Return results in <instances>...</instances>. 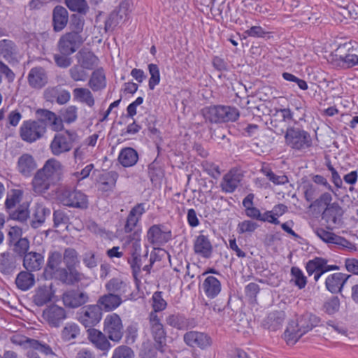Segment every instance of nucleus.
<instances>
[{"label":"nucleus","mask_w":358,"mask_h":358,"mask_svg":"<svg viewBox=\"0 0 358 358\" xmlns=\"http://www.w3.org/2000/svg\"><path fill=\"white\" fill-rule=\"evenodd\" d=\"M63 166L55 159H48L35 173L31 185L33 191L38 194L46 192L51 185L61 180Z\"/></svg>","instance_id":"f257e3e1"},{"label":"nucleus","mask_w":358,"mask_h":358,"mask_svg":"<svg viewBox=\"0 0 358 358\" xmlns=\"http://www.w3.org/2000/svg\"><path fill=\"white\" fill-rule=\"evenodd\" d=\"M202 114L211 123L235 122L240 116L236 108L223 105L205 107L202 110Z\"/></svg>","instance_id":"f03ea898"},{"label":"nucleus","mask_w":358,"mask_h":358,"mask_svg":"<svg viewBox=\"0 0 358 358\" xmlns=\"http://www.w3.org/2000/svg\"><path fill=\"white\" fill-rule=\"evenodd\" d=\"M46 131V123L40 117L24 121L20 127L19 134L23 141L33 143L42 138Z\"/></svg>","instance_id":"7ed1b4c3"},{"label":"nucleus","mask_w":358,"mask_h":358,"mask_svg":"<svg viewBox=\"0 0 358 358\" xmlns=\"http://www.w3.org/2000/svg\"><path fill=\"white\" fill-rule=\"evenodd\" d=\"M285 139L287 146L298 151L308 149L313 144L310 134L299 127H287Z\"/></svg>","instance_id":"20e7f679"},{"label":"nucleus","mask_w":358,"mask_h":358,"mask_svg":"<svg viewBox=\"0 0 358 358\" xmlns=\"http://www.w3.org/2000/svg\"><path fill=\"white\" fill-rule=\"evenodd\" d=\"M333 57L336 65L342 68H352L358 65L357 51L350 42L339 45Z\"/></svg>","instance_id":"39448f33"},{"label":"nucleus","mask_w":358,"mask_h":358,"mask_svg":"<svg viewBox=\"0 0 358 358\" xmlns=\"http://www.w3.org/2000/svg\"><path fill=\"white\" fill-rule=\"evenodd\" d=\"M57 196L59 202L66 206L80 209L88 207L87 196L79 190L62 188L58 190Z\"/></svg>","instance_id":"423d86ee"},{"label":"nucleus","mask_w":358,"mask_h":358,"mask_svg":"<svg viewBox=\"0 0 358 358\" xmlns=\"http://www.w3.org/2000/svg\"><path fill=\"white\" fill-rule=\"evenodd\" d=\"M149 326L151 336L155 341V348L161 352L165 351L166 347V332L164 327L155 312L149 315Z\"/></svg>","instance_id":"0eeeda50"},{"label":"nucleus","mask_w":358,"mask_h":358,"mask_svg":"<svg viewBox=\"0 0 358 358\" xmlns=\"http://www.w3.org/2000/svg\"><path fill=\"white\" fill-rule=\"evenodd\" d=\"M103 332L112 341L119 343L124 335V327L120 317L116 313L106 315L103 321Z\"/></svg>","instance_id":"6e6552de"},{"label":"nucleus","mask_w":358,"mask_h":358,"mask_svg":"<svg viewBox=\"0 0 358 358\" xmlns=\"http://www.w3.org/2000/svg\"><path fill=\"white\" fill-rule=\"evenodd\" d=\"M76 137V132L69 130H66L64 134H56L50 145L52 153L58 156L70 151Z\"/></svg>","instance_id":"1a4fd4ad"},{"label":"nucleus","mask_w":358,"mask_h":358,"mask_svg":"<svg viewBox=\"0 0 358 358\" xmlns=\"http://www.w3.org/2000/svg\"><path fill=\"white\" fill-rule=\"evenodd\" d=\"M101 318V308L98 305L85 306L77 313L78 320L86 328L96 326Z\"/></svg>","instance_id":"9d476101"},{"label":"nucleus","mask_w":358,"mask_h":358,"mask_svg":"<svg viewBox=\"0 0 358 358\" xmlns=\"http://www.w3.org/2000/svg\"><path fill=\"white\" fill-rule=\"evenodd\" d=\"M183 341L191 348L206 350L213 345L212 338L206 333L199 331H189L183 335Z\"/></svg>","instance_id":"9b49d317"},{"label":"nucleus","mask_w":358,"mask_h":358,"mask_svg":"<svg viewBox=\"0 0 358 358\" xmlns=\"http://www.w3.org/2000/svg\"><path fill=\"white\" fill-rule=\"evenodd\" d=\"M108 292L119 296L120 299L127 301L131 295V287L130 282L122 278H113L105 285Z\"/></svg>","instance_id":"f8f14e48"},{"label":"nucleus","mask_w":358,"mask_h":358,"mask_svg":"<svg viewBox=\"0 0 358 358\" xmlns=\"http://www.w3.org/2000/svg\"><path fill=\"white\" fill-rule=\"evenodd\" d=\"M306 269L309 275L314 274V280L317 281L324 273L338 270L336 265H328L327 260L322 257H315L306 263Z\"/></svg>","instance_id":"ddd939ff"},{"label":"nucleus","mask_w":358,"mask_h":358,"mask_svg":"<svg viewBox=\"0 0 358 358\" xmlns=\"http://www.w3.org/2000/svg\"><path fill=\"white\" fill-rule=\"evenodd\" d=\"M306 269L309 275L314 274V280L317 281L324 273L338 270L336 265H328L327 260L322 257H315L306 263Z\"/></svg>","instance_id":"4468645a"},{"label":"nucleus","mask_w":358,"mask_h":358,"mask_svg":"<svg viewBox=\"0 0 358 358\" xmlns=\"http://www.w3.org/2000/svg\"><path fill=\"white\" fill-rule=\"evenodd\" d=\"M82 43V38L79 34L69 32L60 38L58 48L62 54L70 55L78 49Z\"/></svg>","instance_id":"2eb2a0df"},{"label":"nucleus","mask_w":358,"mask_h":358,"mask_svg":"<svg viewBox=\"0 0 358 358\" xmlns=\"http://www.w3.org/2000/svg\"><path fill=\"white\" fill-rule=\"evenodd\" d=\"M66 317L65 309L57 305H52L43 312V320L51 327H59Z\"/></svg>","instance_id":"dca6fc26"},{"label":"nucleus","mask_w":358,"mask_h":358,"mask_svg":"<svg viewBox=\"0 0 358 358\" xmlns=\"http://www.w3.org/2000/svg\"><path fill=\"white\" fill-rule=\"evenodd\" d=\"M78 267L64 268L57 271L56 280L67 285H75L87 279L85 275Z\"/></svg>","instance_id":"f3484780"},{"label":"nucleus","mask_w":358,"mask_h":358,"mask_svg":"<svg viewBox=\"0 0 358 358\" xmlns=\"http://www.w3.org/2000/svg\"><path fill=\"white\" fill-rule=\"evenodd\" d=\"M163 228L164 226L162 224H154L148 229L146 238L149 243L153 245H162L171 240V231H165Z\"/></svg>","instance_id":"a211bd4d"},{"label":"nucleus","mask_w":358,"mask_h":358,"mask_svg":"<svg viewBox=\"0 0 358 358\" xmlns=\"http://www.w3.org/2000/svg\"><path fill=\"white\" fill-rule=\"evenodd\" d=\"M145 203H140L134 206L129 211L124 225V231L127 234H132L136 231L142 215L145 213ZM138 229H136L137 230Z\"/></svg>","instance_id":"6ab92c4d"},{"label":"nucleus","mask_w":358,"mask_h":358,"mask_svg":"<svg viewBox=\"0 0 358 358\" xmlns=\"http://www.w3.org/2000/svg\"><path fill=\"white\" fill-rule=\"evenodd\" d=\"M315 233L322 241L329 245H335L340 248L349 249L352 248L353 246L352 243L345 238L322 228L317 229Z\"/></svg>","instance_id":"aec40b11"},{"label":"nucleus","mask_w":358,"mask_h":358,"mask_svg":"<svg viewBox=\"0 0 358 358\" xmlns=\"http://www.w3.org/2000/svg\"><path fill=\"white\" fill-rule=\"evenodd\" d=\"M62 301L66 307L76 308L86 303L89 296L78 289H71L63 294Z\"/></svg>","instance_id":"412c9836"},{"label":"nucleus","mask_w":358,"mask_h":358,"mask_svg":"<svg viewBox=\"0 0 358 358\" xmlns=\"http://www.w3.org/2000/svg\"><path fill=\"white\" fill-rule=\"evenodd\" d=\"M343 212L342 208L337 202H334L326 207L322 214V218L327 224L328 229H333L334 226L339 224Z\"/></svg>","instance_id":"4be33fe9"},{"label":"nucleus","mask_w":358,"mask_h":358,"mask_svg":"<svg viewBox=\"0 0 358 358\" xmlns=\"http://www.w3.org/2000/svg\"><path fill=\"white\" fill-rule=\"evenodd\" d=\"M13 343L23 346L24 348H31L44 354L46 356H54L55 352L50 345L46 343H41L38 341L27 338L25 336H16L13 339Z\"/></svg>","instance_id":"5701e85b"},{"label":"nucleus","mask_w":358,"mask_h":358,"mask_svg":"<svg viewBox=\"0 0 358 358\" xmlns=\"http://www.w3.org/2000/svg\"><path fill=\"white\" fill-rule=\"evenodd\" d=\"M243 174L240 171L232 169L226 173L220 182L222 191L225 193H232L239 186L243 180Z\"/></svg>","instance_id":"b1692460"},{"label":"nucleus","mask_w":358,"mask_h":358,"mask_svg":"<svg viewBox=\"0 0 358 358\" xmlns=\"http://www.w3.org/2000/svg\"><path fill=\"white\" fill-rule=\"evenodd\" d=\"M194 252L196 255L209 259L213 253V245L207 236L200 234L196 237L193 245Z\"/></svg>","instance_id":"393cba45"},{"label":"nucleus","mask_w":358,"mask_h":358,"mask_svg":"<svg viewBox=\"0 0 358 358\" xmlns=\"http://www.w3.org/2000/svg\"><path fill=\"white\" fill-rule=\"evenodd\" d=\"M48 75L45 70L41 67L32 68L27 76L29 85L34 89H41L48 83Z\"/></svg>","instance_id":"a878e982"},{"label":"nucleus","mask_w":358,"mask_h":358,"mask_svg":"<svg viewBox=\"0 0 358 358\" xmlns=\"http://www.w3.org/2000/svg\"><path fill=\"white\" fill-rule=\"evenodd\" d=\"M36 167V162L30 154H22L17 159V169L24 177H29Z\"/></svg>","instance_id":"bb28decb"},{"label":"nucleus","mask_w":358,"mask_h":358,"mask_svg":"<svg viewBox=\"0 0 358 358\" xmlns=\"http://www.w3.org/2000/svg\"><path fill=\"white\" fill-rule=\"evenodd\" d=\"M44 264V257L36 252H29L23 258V266L27 271H39Z\"/></svg>","instance_id":"cd10ccee"},{"label":"nucleus","mask_w":358,"mask_h":358,"mask_svg":"<svg viewBox=\"0 0 358 358\" xmlns=\"http://www.w3.org/2000/svg\"><path fill=\"white\" fill-rule=\"evenodd\" d=\"M36 115L43 119L44 122L48 121L50 124L52 130L59 131L64 129V120L60 115L57 116L55 113L46 109H38Z\"/></svg>","instance_id":"c85d7f7f"},{"label":"nucleus","mask_w":358,"mask_h":358,"mask_svg":"<svg viewBox=\"0 0 358 358\" xmlns=\"http://www.w3.org/2000/svg\"><path fill=\"white\" fill-rule=\"evenodd\" d=\"M166 322L169 326L178 330H187L194 327L192 321L180 313L169 315L166 317Z\"/></svg>","instance_id":"c756f323"},{"label":"nucleus","mask_w":358,"mask_h":358,"mask_svg":"<svg viewBox=\"0 0 358 358\" xmlns=\"http://www.w3.org/2000/svg\"><path fill=\"white\" fill-rule=\"evenodd\" d=\"M348 277L342 273L329 275L325 281L326 288L331 293L341 292Z\"/></svg>","instance_id":"7c9ffc66"},{"label":"nucleus","mask_w":358,"mask_h":358,"mask_svg":"<svg viewBox=\"0 0 358 358\" xmlns=\"http://www.w3.org/2000/svg\"><path fill=\"white\" fill-rule=\"evenodd\" d=\"M201 288L208 298L214 299L220 293L222 285L217 278L209 275L203 280Z\"/></svg>","instance_id":"2f4dec72"},{"label":"nucleus","mask_w":358,"mask_h":358,"mask_svg":"<svg viewBox=\"0 0 358 358\" xmlns=\"http://www.w3.org/2000/svg\"><path fill=\"white\" fill-rule=\"evenodd\" d=\"M124 301L119 296L108 292L99 297L97 301L98 306L102 310L109 312L116 309L119 307L122 302Z\"/></svg>","instance_id":"473e14b6"},{"label":"nucleus","mask_w":358,"mask_h":358,"mask_svg":"<svg viewBox=\"0 0 358 358\" xmlns=\"http://www.w3.org/2000/svg\"><path fill=\"white\" fill-rule=\"evenodd\" d=\"M81 335V329L80 326L75 322H69L65 324L60 332V338L62 341L67 343H74V341L80 338Z\"/></svg>","instance_id":"72a5a7b5"},{"label":"nucleus","mask_w":358,"mask_h":358,"mask_svg":"<svg viewBox=\"0 0 358 358\" xmlns=\"http://www.w3.org/2000/svg\"><path fill=\"white\" fill-rule=\"evenodd\" d=\"M89 340L99 350L107 351L111 348V344L108 341L107 335L97 329H92L89 330Z\"/></svg>","instance_id":"f704fd0d"},{"label":"nucleus","mask_w":358,"mask_h":358,"mask_svg":"<svg viewBox=\"0 0 358 358\" xmlns=\"http://www.w3.org/2000/svg\"><path fill=\"white\" fill-rule=\"evenodd\" d=\"M76 57L78 64L86 70L93 69L99 62V59L93 52L85 50H80Z\"/></svg>","instance_id":"c9c22d12"},{"label":"nucleus","mask_w":358,"mask_h":358,"mask_svg":"<svg viewBox=\"0 0 358 358\" xmlns=\"http://www.w3.org/2000/svg\"><path fill=\"white\" fill-rule=\"evenodd\" d=\"M296 322L298 323V326L301 327V331L304 335L311 331L315 327H317L320 322V319L312 313H306L302 315Z\"/></svg>","instance_id":"e433bc0d"},{"label":"nucleus","mask_w":358,"mask_h":358,"mask_svg":"<svg viewBox=\"0 0 358 358\" xmlns=\"http://www.w3.org/2000/svg\"><path fill=\"white\" fill-rule=\"evenodd\" d=\"M62 256L59 252H52L48 259L47 266L45 272L47 275L56 279V273L57 271L62 269L60 267L62 264Z\"/></svg>","instance_id":"4c0bfd02"},{"label":"nucleus","mask_w":358,"mask_h":358,"mask_svg":"<svg viewBox=\"0 0 358 358\" xmlns=\"http://www.w3.org/2000/svg\"><path fill=\"white\" fill-rule=\"evenodd\" d=\"M16 268V259L15 256L5 252L0 254V272L5 275L11 274Z\"/></svg>","instance_id":"58836bf2"},{"label":"nucleus","mask_w":358,"mask_h":358,"mask_svg":"<svg viewBox=\"0 0 358 358\" xmlns=\"http://www.w3.org/2000/svg\"><path fill=\"white\" fill-rule=\"evenodd\" d=\"M52 15L54 29L57 31L62 30L68 22V11L65 8L57 6L53 10Z\"/></svg>","instance_id":"ea45409f"},{"label":"nucleus","mask_w":358,"mask_h":358,"mask_svg":"<svg viewBox=\"0 0 358 358\" xmlns=\"http://www.w3.org/2000/svg\"><path fill=\"white\" fill-rule=\"evenodd\" d=\"M74 100L86 104L89 107L94 105L95 101L91 91L85 87H77L73 90Z\"/></svg>","instance_id":"a19ab883"},{"label":"nucleus","mask_w":358,"mask_h":358,"mask_svg":"<svg viewBox=\"0 0 358 358\" xmlns=\"http://www.w3.org/2000/svg\"><path fill=\"white\" fill-rule=\"evenodd\" d=\"M138 159V153L131 148L122 149L118 156L120 163L124 167H130L135 165Z\"/></svg>","instance_id":"79ce46f5"},{"label":"nucleus","mask_w":358,"mask_h":358,"mask_svg":"<svg viewBox=\"0 0 358 358\" xmlns=\"http://www.w3.org/2000/svg\"><path fill=\"white\" fill-rule=\"evenodd\" d=\"M88 85L94 92L101 90L106 87V76L103 69H98L93 71L89 80Z\"/></svg>","instance_id":"37998d69"},{"label":"nucleus","mask_w":358,"mask_h":358,"mask_svg":"<svg viewBox=\"0 0 358 358\" xmlns=\"http://www.w3.org/2000/svg\"><path fill=\"white\" fill-rule=\"evenodd\" d=\"M284 336L288 344L294 345L303 334L301 331V327L298 326L297 322L292 321L289 323Z\"/></svg>","instance_id":"c03bdc74"},{"label":"nucleus","mask_w":358,"mask_h":358,"mask_svg":"<svg viewBox=\"0 0 358 358\" xmlns=\"http://www.w3.org/2000/svg\"><path fill=\"white\" fill-rule=\"evenodd\" d=\"M16 45L9 40H3L0 44V56L8 62L16 60Z\"/></svg>","instance_id":"a18cd8bd"},{"label":"nucleus","mask_w":358,"mask_h":358,"mask_svg":"<svg viewBox=\"0 0 358 358\" xmlns=\"http://www.w3.org/2000/svg\"><path fill=\"white\" fill-rule=\"evenodd\" d=\"M52 292L50 287L42 286L36 290L34 302L38 306H42L51 301Z\"/></svg>","instance_id":"49530a36"},{"label":"nucleus","mask_w":358,"mask_h":358,"mask_svg":"<svg viewBox=\"0 0 358 358\" xmlns=\"http://www.w3.org/2000/svg\"><path fill=\"white\" fill-rule=\"evenodd\" d=\"M34 275L29 271H21L17 275L15 284L21 290L26 291L34 285Z\"/></svg>","instance_id":"de8ad7c7"},{"label":"nucleus","mask_w":358,"mask_h":358,"mask_svg":"<svg viewBox=\"0 0 358 358\" xmlns=\"http://www.w3.org/2000/svg\"><path fill=\"white\" fill-rule=\"evenodd\" d=\"M50 215V210L43 205L37 204L35 207L34 220L31 221V226L37 228L45 220L47 216Z\"/></svg>","instance_id":"09e8293b"},{"label":"nucleus","mask_w":358,"mask_h":358,"mask_svg":"<svg viewBox=\"0 0 358 358\" xmlns=\"http://www.w3.org/2000/svg\"><path fill=\"white\" fill-rule=\"evenodd\" d=\"M141 229H137L127 236L126 243L131 245V255H139L141 252Z\"/></svg>","instance_id":"8fccbe9b"},{"label":"nucleus","mask_w":358,"mask_h":358,"mask_svg":"<svg viewBox=\"0 0 358 358\" xmlns=\"http://www.w3.org/2000/svg\"><path fill=\"white\" fill-rule=\"evenodd\" d=\"M261 172L275 185H285L289 182L288 178L285 175H276L267 166H263Z\"/></svg>","instance_id":"3c124183"},{"label":"nucleus","mask_w":358,"mask_h":358,"mask_svg":"<svg viewBox=\"0 0 358 358\" xmlns=\"http://www.w3.org/2000/svg\"><path fill=\"white\" fill-rule=\"evenodd\" d=\"M63 259L66 265V268L78 267L80 265L78 255L75 249H66L64 252Z\"/></svg>","instance_id":"603ef678"},{"label":"nucleus","mask_w":358,"mask_h":358,"mask_svg":"<svg viewBox=\"0 0 358 358\" xmlns=\"http://www.w3.org/2000/svg\"><path fill=\"white\" fill-rule=\"evenodd\" d=\"M69 73L71 78L75 82H85L88 78V73L86 69L78 64L71 67Z\"/></svg>","instance_id":"864d4df0"},{"label":"nucleus","mask_w":358,"mask_h":358,"mask_svg":"<svg viewBox=\"0 0 358 358\" xmlns=\"http://www.w3.org/2000/svg\"><path fill=\"white\" fill-rule=\"evenodd\" d=\"M65 3L69 10L85 15L89 10L86 0H65Z\"/></svg>","instance_id":"5fc2aeb1"},{"label":"nucleus","mask_w":358,"mask_h":358,"mask_svg":"<svg viewBox=\"0 0 358 358\" xmlns=\"http://www.w3.org/2000/svg\"><path fill=\"white\" fill-rule=\"evenodd\" d=\"M59 114L64 122L71 124L78 118V108L76 106H69L61 109Z\"/></svg>","instance_id":"6e6d98bb"},{"label":"nucleus","mask_w":358,"mask_h":358,"mask_svg":"<svg viewBox=\"0 0 358 358\" xmlns=\"http://www.w3.org/2000/svg\"><path fill=\"white\" fill-rule=\"evenodd\" d=\"M291 275V281L294 282V285L298 287L299 289H303L306 287L307 278L299 268L296 266L292 267Z\"/></svg>","instance_id":"4d7b16f0"},{"label":"nucleus","mask_w":358,"mask_h":358,"mask_svg":"<svg viewBox=\"0 0 358 358\" xmlns=\"http://www.w3.org/2000/svg\"><path fill=\"white\" fill-rule=\"evenodd\" d=\"M148 70L150 75L148 86L152 90L160 82L159 69L157 64H150L148 65Z\"/></svg>","instance_id":"13d9d810"},{"label":"nucleus","mask_w":358,"mask_h":358,"mask_svg":"<svg viewBox=\"0 0 358 358\" xmlns=\"http://www.w3.org/2000/svg\"><path fill=\"white\" fill-rule=\"evenodd\" d=\"M134 350L127 345H122L117 347L112 355V358H134Z\"/></svg>","instance_id":"bf43d9fd"},{"label":"nucleus","mask_w":358,"mask_h":358,"mask_svg":"<svg viewBox=\"0 0 358 358\" xmlns=\"http://www.w3.org/2000/svg\"><path fill=\"white\" fill-rule=\"evenodd\" d=\"M53 222L55 227L66 225L69 222L68 213L64 210H56L53 213Z\"/></svg>","instance_id":"052dcab7"},{"label":"nucleus","mask_w":358,"mask_h":358,"mask_svg":"<svg viewBox=\"0 0 358 358\" xmlns=\"http://www.w3.org/2000/svg\"><path fill=\"white\" fill-rule=\"evenodd\" d=\"M129 4L127 1H124L120 4L119 8L115 14V21L117 24L124 22L129 18Z\"/></svg>","instance_id":"680f3d73"},{"label":"nucleus","mask_w":358,"mask_h":358,"mask_svg":"<svg viewBox=\"0 0 358 358\" xmlns=\"http://www.w3.org/2000/svg\"><path fill=\"white\" fill-rule=\"evenodd\" d=\"M11 245L13 246V250L15 253H17L20 257H24V255L28 253V250L29 248V241L27 238H23L22 239H20L17 241V242L14 243Z\"/></svg>","instance_id":"e2e57ef3"},{"label":"nucleus","mask_w":358,"mask_h":358,"mask_svg":"<svg viewBox=\"0 0 358 358\" xmlns=\"http://www.w3.org/2000/svg\"><path fill=\"white\" fill-rule=\"evenodd\" d=\"M259 225L252 220H244L238 224L237 231L240 234L254 232Z\"/></svg>","instance_id":"0e129e2a"},{"label":"nucleus","mask_w":358,"mask_h":358,"mask_svg":"<svg viewBox=\"0 0 358 358\" xmlns=\"http://www.w3.org/2000/svg\"><path fill=\"white\" fill-rule=\"evenodd\" d=\"M152 301L153 310L152 312H155L157 314V312L162 311L166 308L167 303L162 298V293L161 292H156L154 293L152 296Z\"/></svg>","instance_id":"69168bd1"},{"label":"nucleus","mask_w":358,"mask_h":358,"mask_svg":"<svg viewBox=\"0 0 358 358\" xmlns=\"http://www.w3.org/2000/svg\"><path fill=\"white\" fill-rule=\"evenodd\" d=\"M340 307V300L337 296H333L327 300L323 306L324 311L329 315L338 312Z\"/></svg>","instance_id":"338daca9"},{"label":"nucleus","mask_w":358,"mask_h":358,"mask_svg":"<svg viewBox=\"0 0 358 358\" xmlns=\"http://www.w3.org/2000/svg\"><path fill=\"white\" fill-rule=\"evenodd\" d=\"M82 260L84 265L90 269H92L98 265L96 254L92 250L85 252L82 256Z\"/></svg>","instance_id":"774afa93"}]
</instances>
